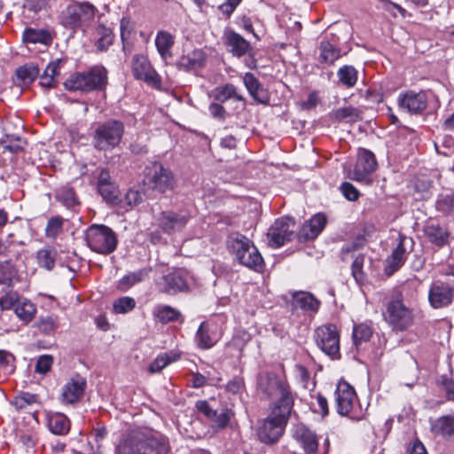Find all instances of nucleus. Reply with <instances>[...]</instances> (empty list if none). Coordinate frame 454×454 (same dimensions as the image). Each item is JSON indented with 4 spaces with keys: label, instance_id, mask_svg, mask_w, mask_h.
<instances>
[{
    "label": "nucleus",
    "instance_id": "nucleus-1",
    "mask_svg": "<svg viewBox=\"0 0 454 454\" xmlns=\"http://www.w3.org/2000/svg\"><path fill=\"white\" fill-rule=\"evenodd\" d=\"M168 449L162 435L151 428H136L123 435L115 454H168Z\"/></svg>",
    "mask_w": 454,
    "mask_h": 454
},
{
    "label": "nucleus",
    "instance_id": "nucleus-2",
    "mask_svg": "<svg viewBox=\"0 0 454 454\" xmlns=\"http://www.w3.org/2000/svg\"><path fill=\"white\" fill-rule=\"evenodd\" d=\"M228 248L239 264L255 271L262 269V256L253 241L246 236L231 234L228 239Z\"/></svg>",
    "mask_w": 454,
    "mask_h": 454
},
{
    "label": "nucleus",
    "instance_id": "nucleus-3",
    "mask_svg": "<svg viewBox=\"0 0 454 454\" xmlns=\"http://www.w3.org/2000/svg\"><path fill=\"white\" fill-rule=\"evenodd\" d=\"M288 399L284 400L282 406H274L271 413L263 420L257 430L261 442L270 444L274 443L282 436L292 408Z\"/></svg>",
    "mask_w": 454,
    "mask_h": 454
},
{
    "label": "nucleus",
    "instance_id": "nucleus-4",
    "mask_svg": "<svg viewBox=\"0 0 454 454\" xmlns=\"http://www.w3.org/2000/svg\"><path fill=\"white\" fill-rule=\"evenodd\" d=\"M337 411L341 416H348L352 420L364 419L365 411L359 403L355 388L346 381H340L335 390Z\"/></svg>",
    "mask_w": 454,
    "mask_h": 454
},
{
    "label": "nucleus",
    "instance_id": "nucleus-5",
    "mask_svg": "<svg viewBox=\"0 0 454 454\" xmlns=\"http://www.w3.org/2000/svg\"><path fill=\"white\" fill-rule=\"evenodd\" d=\"M144 184L148 189L164 193L172 191L176 182L170 169L159 162H152L145 168Z\"/></svg>",
    "mask_w": 454,
    "mask_h": 454
},
{
    "label": "nucleus",
    "instance_id": "nucleus-6",
    "mask_svg": "<svg viewBox=\"0 0 454 454\" xmlns=\"http://www.w3.org/2000/svg\"><path fill=\"white\" fill-rule=\"evenodd\" d=\"M87 245L99 254H110L117 245L113 231L103 224H92L87 229Z\"/></svg>",
    "mask_w": 454,
    "mask_h": 454
},
{
    "label": "nucleus",
    "instance_id": "nucleus-7",
    "mask_svg": "<svg viewBox=\"0 0 454 454\" xmlns=\"http://www.w3.org/2000/svg\"><path fill=\"white\" fill-rule=\"evenodd\" d=\"M124 132L123 124L118 121H108L99 125L94 134L93 144L98 150H110L117 146Z\"/></svg>",
    "mask_w": 454,
    "mask_h": 454
},
{
    "label": "nucleus",
    "instance_id": "nucleus-8",
    "mask_svg": "<svg viewBox=\"0 0 454 454\" xmlns=\"http://www.w3.org/2000/svg\"><path fill=\"white\" fill-rule=\"evenodd\" d=\"M413 313L399 298L391 300L385 313L386 321L396 331H403L413 323Z\"/></svg>",
    "mask_w": 454,
    "mask_h": 454
},
{
    "label": "nucleus",
    "instance_id": "nucleus-9",
    "mask_svg": "<svg viewBox=\"0 0 454 454\" xmlns=\"http://www.w3.org/2000/svg\"><path fill=\"white\" fill-rule=\"evenodd\" d=\"M260 388L270 396L275 397L277 403L275 406H282L285 399H288L290 408L293 407V398L287 388L285 380L272 373H268L259 379Z\"/></svg>",
    "mask_w": 454,
    "mask_h": 454
},
{
    "label": "nucleus",
    "instance_id": "nucleus-10",
    "mask_svg": "<svg viewBox=\"0 0 454 454\" xmlns=\"http://www.w3.org/2000/svg\"><path fill=\"white\" fill-rule=\"evenodd\" d=\"M315 339L324 353L333 358L337 357L340 352V333L336 325L328 324L317 327Z\"/></svg>",
    "mask_w": 454,
    "mask_h": 454
},
{
    "label": "nucleus",
    "instance_id": "nucleus-11",
    "mask_svg": "<svg viewBox=\"0 0 454 454\" xmlns=\"http://www.w3.org/2000/svg\"><path fill=\"white\" fill-rule=\"evenodd\" d=\"M294 438L298 442L306 454H327L329 439L326 438L322 447L318 446V439L315 432L306 426L297 425L294 430Z\"/></svg>",
    "mask_w": 454,
    "mask_h": 454
},
{
    "label": "nucleus",
    "instance_id": "nucleus-12",
    "mask_svg": "<svg viewBox=\"0 0 454 454\" xmlns=\"http://www.w3.org/2000/svg\"><path fill=\"white\" fill-rule=\"evenodd\" d=\"M294 221L291 217H282L275 221L268 231L269 244L274 247L283 246L294 235Z\"/></svg>",
    "mask_w": 454,
    "mask_h": 454
},
{
    "label": "nucleus",
    "instance_id": "nucleus-13",
    "mask_svg": "<svg viewBox=\"0 0 454 454\" xmlns=\"http://www.w3.org/2000/svg\"><path fill=\"white\" fill-rule=\"evenodd\" d=\"M190 274L184 270H176L157 280L156 285L160 292L176 294L188 289Z\"/></svg>",
    "mask_w": 454,
    "mask_h": 454
},
{
    "label": "nucleus",
    "instance_id": "nucleus-14",
    "mask_svg": "<svg viewBox=\"0 0 454 454\" xmlns=\"http://www.w3.org/2000/svg\"><path fill=\"white\" fill-rule=\"evenodd\" d=\"M132 72L137 79L142 80L155 88L160 87V76L145 56L137 54L133 57Z\"/></svg>",
    "mask_w": 454,
    "mask_h": 454
},
{
    "label": "nucleus",
    "instance_id": "nucleus-15",
    "mask_svg": "<svg viewBox=\"0 0 454 454\" xmlns=\"http://www.w3.org/2000/svg\"><path fill=\"white\" fill-rule=\"evenodd\" d=\"M376 165L373 153L363 149L357 154L354 169L349 172V178L357 182H365L368 176L375 170Z\"/></svg>",
    "mask_w": 454,
    "mask_h": 454
},
{
    "label": "nucleus",
    "instance_id": "nucleus-16",
    "mask_svg": "<svg viewBox=\"0 0 454 454\" xmlns=\"http://www.w3.org/2000/svg\"><path fill=\"white\" fill-rule=\"evenodd\" d=\"M453 297L454 289L446 283H433L428 292L430 305L434 309L449 306L452 302Z\"/></svg>",
    "mask_w": 454,
    "mask_h": 454
},
{
    "label": "nucleus",
    "instance_id": "nucleus-17",
    "mask_svg": "<svg viewBox=\"0 0 454 454\" xmlns=\"http://www.w3.org/2000/svg\"><path fill=\"white\" fill-rule=\"evenodd\" d=\"M221 336L222 333L215 324L203 322L196 333L195 342L200 348L208 349L216 344Z\"/></svg>",
    "mask_w": 454,
    "mask_h": 454
},
{
    "label": "nucleus",
    "instance_id": "nucleus-18",
    "mask_svg": "<svg viewBox=\"0 0 454 454\" xmlns=\"http://www.w3.org/2000/svg\"><path fill=\"white\" fill-rule=\"evenodd\" d=\"M400 108L411 114H418L426 109L427 97L425 91H408L398 98Z\"/></svg>",
    "mask_w": 454,
    "mask_h": 454
},
{
    "label": "nucleus",
    "instance_id": "nucleus-19",
    "mask_svg": "<svg viewBox=\"0 0 454 454\" xmlns=\"http://www.w3.org/2000/svg\"><path fill=\"white\" fill-rule=\"evenodd\" d=\"M188 215L183 213L164 211L159 215V226L166 232L170 233L182 230L188 222Z\"/></svg>",
    "mask_w": 454,
    "mask_h": 454
},
{
    "label": "nucleus",
    "instance_id": "nucleus-20",
    "mask_svg": "<svg viewBox=\"0 0 454 454\" xmlns=\"http://www.w3.org/2000/svg\"><path fill=\"white\" fill-rule=\"evenodd\" d=\"M107 83V71L105 67L98 65L87 71V92L89 90H98L102 97H105Z\"/></svg>",
    "mask_w": 454,
    "mask_h": 454
},
{
    "label": "nucleus",
    "instance_id": "nucleus-21",
    "mask_svg": "<svg viewBox=\"0 0 454 454\" xmlns=\"http://www.w3.org/2000/svg\"><path fill=\"white\" fill-rule=\"evenodd\" d=\"M85 380L80 375H75L63 387L61 400L65 403H74L80 400L84 392Z\"/></svg>",
    "mask_w": 454,
    "mask_h": 454
},
{
    "label": "nucleus",
    "instance_id": "nucleus-22",
    "mask_svg": "<svg viewBox=\"0 0 454 454\" xmlns=\"http://www.w3.org/2000/svg\"><path fill=\"white\" fill-rule=\"evenodd\" d=\"M98 191L102 198L107 201H114L118 198V189L112 181L109 171L102 169L98 176Z\"/></svg>",
    "mask_w": 454,
    "mask_h": 454
},
{
    "label": "nucleus",
    "instance_id": "nucleus-23",
    "mask_svg": "<svg viewBox=\"0 0 454 454\" xmlns=\"http://www.w3.org/2000/svg\"><path fill=\"white\" fill-rule=\"evenodd\" d=\"M404 239V237H399V242L396 247L387 259L385 271L388 276L398 270L406 261V251L403 246Z\"/></svg>",
    "mask_w": 454,
    "mask_h": 454
},
{
    "label": "nucleus",
    "instance_id": "nucleus-24",
    "mask_svg": "<svg viewBox=\"0 0 454 454\" xmlns=\"http://www.w3.org/2000/svg\"><path fill=\"white\" fill-rule=\"evenodd\" d=\"M85 12V8L82 4H71L60 15L61 23L69 28H75L82 24V16Z\"/></svg>",
    "mask_w": 454,
    "mask_h": 454
},
{
    "label": "nucleus",
    "instance_id": "nucleus-25",
    "mask_svg": "<svg viewBox=\"0 0 454 454\" xmlns=\"http://www.w3.org/2000/svg\"><path fill=\"white\" fill-rule=\"evenodd\" d=\"M174 36L167 31L160 30L155 37V46L158 53L165 63H168L172 58V47L174 45Z\"/></svg>",
    "mask_w": 454,
    "mask_h": 454
},
{
    "label": "nucleus",
    "instance_id": "nucleus-26",
    "mask_svg": "<svg viewBox=\"0 0 454 454\" xmlns=\"http://www.w3.org/2000/svg\"><path fill=\"white\" fill-rule=\"evenodd\" d=\"M326 218L323 214H317L305 223L301 230V238L305 240L314 239L323 231Z\"/></svg>",
    "mask_w": 454,
    "mask_h": 454
},
{
    "label": "nucleus",
    "instance_id": "nucleus-27",
    "mask_svg": "<svg viewBox=\"0 0 454 454\" xmlns=\"http://www.w3.org/2000/svg\"><path fill=\"white\" fill-rule=\"evenodd\" d=\"M153 316L156 321L161 324H168L170 322L182 323L184 321L182 313L169 305H156L153 308Z\"/></svg>",
    "mask_w": 454,
    "mask_h": 454
},
{
    "label": "nucleus",
    "instance_id": "nucleus-28",
    "mask_svg": "<svg viewBox=\"0 0 454 454\" xmlns=\"http://www.w3.org/2000/svg\"><path fill=\"white\" fill-rule=\"evenodd\" d=\"M293 304L295 308L315 313L317 311L320 302L310 293L301 291L293 294Z\"/></svg>",
    "mask_w": 454,
    "mask_h": 454
},
{
    "label": "nucleus",
    "instance_id": "nucleus-29",
    "mask_svg": "<svg viewBox=\"0 0 454 454\" xmlns=\"http://www.w3.org/2000/svg\"><path fill=\"white\" fill-rule=\"evenodd\" d=\"M47 425L51 433L66 434L70 428L68 419L62 413H51L47 416Z\"/></svg>",
    "mask_w": 454,
    "mask_h": 454
},
{
    "label": "nucleus",
    "instance_id": "nucleus-30",
    "mask_svg": "<svg viewBox=\"0 0 454 454\" xmlns=\"http://www.w3.org/2000/svg\"><path fill=\"white\" fill-rule=\"evenodd\" d=\"M424 232L429 241L437 247H442L448 242L449 232L439 225L428 224Z\"/></svg>",
    "mask_w": 454,
    "mask_h": 454
},
{
    "label": "nucleus",
    "instance_id": "nucleus-31",
    "mask_svg": "<svg viewBox=\"0 0 454 454\" xmlns=\"http://www.w3.org/2000/svg\"><path fill=\"white\" fill-rule=\"evenodd\" d=\"M56 199L68 209L75 211L76 208L80 207V202L75 192L71 187L60 188L56 193Z\"/></svg>",
    "mask_w": 454,
    "mask_h": 454
},
{
    "label": "nucleus",
    "instance_id": "nucleus-32",
    "mask_svg": "<svg viewBox=\"0 0 454 454\" xmlns=\"http://www.w3.org/2000/svg\"><path fill=\"white\" fill-rule=\"evenodd\" d=\"M18 281L17 272L10 262L0 264V290L13 288Z\"/></svg>",
    "mask_w": 454,
    "mask_h": 454
},
{
    "label": "nucleus",
    "instance_id": "nucleus-33",
    "mask_svg": "<svg viewBox=\"0 0 454 454\" xmlns=\"http://www.w3.org/2000/svg\"><path fill=\"white\" fill-rule=\"evenodd\" d=\"M205 60V54L201 50H193L184 54L179 59V66L185 69H194L202 66Z\"/></svg>",
    "mask_w": 454,
    "mask_h": 454
},
{
    "label": "nucleus",
    "instance_id": "nucleus-34",
    "mask_svg": "<svg viewBox=\"0 0 454 454\" xmlns=\"http://www.w3.org/2000/svg\"><path fill=\"white\" fill-rule=\"evenodd\" d=\"M148 275V270L140 269L134 272L129 273L121 278L118 282V289L121 291H127L131 286L143 281Z\"/></svg>",
    "mask_w": 454,
    "mask_h": 454
},
{
    "label": "nucleus",
    "instance_id": "nucleus-35",
    "mask_svg": "<svg viewBox=\"0 0 454 454\" xmlns=\"http://www.w3.org/2000/svg\"><path fill=\"white\" fill-rule=\"evenodd\" d=\"M23 41L30 43L48 44L51 38L50 34L43 29H35L32 27L26 28L23 32Z\"/></svg>",
    "mask_w": 454,
    "mask_h": 454
},
{
    "label": "nucleus",
    "instance_id": "nucleus-36",
    "mask_svg": "<svg viewBox=\"0 0 454 454\" xmlns=\"http://www.w3.org/2000/svg\"><path fill=\"white\" fill-rule=\"evenodd\" d=\"M22 298L17 292L13 291V288L1 289L0 307L3 310L15 309Z\"/></svg>",
    "mask_w": 454,
    "mask_h": 454
},
{
    "label": "nucleus",
    "instance_id": "nucleus-37",
    "mask_svg": "<svg viewBox=\"0 0 454 454\" xmlns=\"http://www.w3.org/2000/svg\"><path fill=\"white\" fill-rule=\"evenodd\" d=\"M227 42L231 48V52L238 57L243 56L248 50L249 43L239 34L230 32L227 35Z\"/></svg>",
    "mask_w": 454,
    "mask_h": 454
},
{
    "label": "nucleus",
    "instance_id": "nucleus-38",
    "mask_svg": "<svg viewBox=\"0 0 454 454\" xmlns=\"http://www.w3.org/2000/svg\"><path fill=\"white\" fill-rule=\"evenodd\" d=\"M340 57V50L329 42H322L319 46L320 61L328 65L333 64Z\"/></svg>",
    "mask_w": 454,
    "mask_h": 454
},
{
    "label": "nucleus",
    "instance_id": "nucleus-39",
    "mask_svg": "<svg viewBox=\"0 0 454 454\" xmlns=\"http://www.w3.org/2000/svg\"><path fill=\"white\" fill-rule=\"evenodd\" d=\"M243 82L250 95L257 101L263 103L262 88L254 75L251 73H246Z\"/></svg>",
    "mask_w": 454,
    "mask_h": 454
},
{
    "label": "nucleus",
    "instance_id": "nucleus-40",
    "mask_svg": "<svg viewBox=\"0 0 454 454\" xmlns=\"http://www.w3.org/2000/svg\"><path fill=\"white\" fill-rule=\"evenodd\" d=\"M179 354L174 351L159 355L150 364L149 370L151 372L155 373L160 372L170 363L176 362L179 359Z\"/></svg>",
    "mask_w": 454,
    "mask_h": 454
},
{
    "label": "nucleus",
    "instance_id": "nucleus-41",
    "mask_svg": "<svg viewBox=\"0 0 454 454\" xmlns=\"http://www.w3.org/2000/svg\"><path fill=\"white\" fill-rule=\"evenodd\" d=\"M57 252L50 247H44L37 251L36 259L40 267L51 270L55 266Z\"/></svg>",
    "mask_w": 454,
    "mask_h": 454
},
{
    "label": "nucleus",
    "instance_id": "nucleus-42",
    "mask_svg": "<svg viewBox=\"0 0 454 454\" xmlns=\"http://www.w3.org/2000/svg\"><path fill=\"white\" fill-rule=\"evenodd\" d=\"M35 310V305L26 298H22L14 309L18 317L25 322H30L34 318Z\"/></svg>",
    "mask_w": 454,
    "mask_h": 454
},
{
    "label": "nucleus",
    "instance_id": "nucleus-43",
    "mask_svg": "<svg viewBox=\"0 0 454 454\" xmlns=\"http://www.w3.org/2000/svg\"><path fill=\"white\" fill-rule=\"evenodd\" d=\"M337 75L341 84L352 88L357 82V71L352 66H344L338 70Z\"/></svg>",
    "mask_w": 454,
    "mask_h": 454
},
{
    "label": "nucleus",
    "instance_id": "nucleus-44",
    "mask_svg": "<svg viewBox=\"0 0 454 454\" xmlns=\"http://www.w3.org/2000/svg\"><path fill=\"white\" fill-rule=\"evenodd\" d=\"M64 219L60 215L51 217L45 227V237L56 239L63 231Z\"/></svg>",
    "mask_w": 454,
    "mask_h": 454
},
{
    "label": "nucleus",
    "instance_id": "nucleus-45",
    "mask_svg": "<svg viewBox=\"0 0 454 454\" xmlns=\"http://www.w3.org/2000/svg\"><path fill=\"white\" fill-rule=\"evenodd\" d=\"M214 97L219 101H226L230 98L242 100V97L238 93L236 87L232 84H226L225 86L215 89Z\"/></svg>",
    "mask_w": 454,
    "mask_h": 454
},
{
    "label": "nucleus",
    "instance_id": "nucleus-46",
    "mask_svg": "<svg viewBox=\"0 0 454 454\" xmlns=\"http://www.w3.org/2000/svg\"><path fill=\"white\" fill-rule=\"evenodd\" d=\"M136 307V301L129 296L116 299L113 303V310L115 314H126Z\"/></svg>",
    "mask_w": 454,
    "mask_h": 454
},
{
    "label": "nucleus",
    "instance_id": "nucleus-47",
    "mask_svg": "<svg viewBox=\"0 0 454 454\" xmlns=\"http://www.w3.org/2000/svg\"><path fill=\"white\" fill-rule=\"evenodd\" d=\"M15 357L6 350L0 349V375H7L14 372Z\"/></svg>",
    "mask_w": 454,
    "mask_h": 454
},
{
    "label": "nucleus",
    "instance_id": "nucleus-48",
    "mask_svg": "<svg viewBox=\"0 0 454 454\" xmlns=\"http://www.w3.org/2000/svg\"><path fill=\"white\" fill-rule=\"evenodd\" d=\"M65 88L69 91H83L85 90V74L76 73L64 82Z\"/></svg>",
    "mask_w": 454,
    "mask_h": 454
},
{
    "label": "nucleus",
    "instance_id": "nucleus-49",
    "mask_svg": "<svg viewBox=\"0 0 454 454\" xmlns=\"http://www.w3.org/2000/svg\"><path fill=\"white\" fill-rule=\"evenodd\" d=\"M39 74V69L35 66H22L20 67L16 74L23 83H29L33 82Z\"/></svg>",
    "mask_w": 454,
    "mask_h": 454
},
{
    "label": "nucleus",
    "instance_id": "nucleus-50",
    "mask_svg": "<svg viewBox=\"0 0 454 454\" xmlns=\"http://www.w3.org/2000/svg\"><path fill=\"white\" fill-rule=\"evenodd\" d=\"M37 403V395L30 393H21L14 397L12 404L17 410H22L27 406Z\"/></svg>",
    "mask_w": 454,
    "mask_h": 454
},
{
    "label": "nucleus",
    "instance_id": "nucleus-51",
    "mask_svg": "<svg viewBox=\"0 0 454 454\" xmlns=\"http://www.w3.org/2000/svg\"><path fill=\"white\" fill-rule=\"evenodd\" d=\"M372 329L364 324L354 326L353 340L356 346L363 341H367L372 336Z\"/></svg>",
    "mask_w": 454,
    "mask_h": 454
},
{
    "label": "nucleus",
    "instance_id": "nucleus-52",
    "mask_svg": "<svg viewBox=\"0 0 454 454\" xmlns=\"http://www.w3.org/2000/svg\"><path fill=\"white\" fill-rule=\"evenodd\" d=\"M436 427L443 435L454 436V415L442 417L436 423Z\"/></svg>",
    "mask_w": 454,
    "mask_h": 454
},
{
    "label": "nucleus",
    "instance_id": "nucleus-53",
    "mask_svg": "<svg viewBox=\"0 0 454 454\" xmlns=\"http://www.w3.org/2000/svg\"><path fill=\"white\" fill-rule=\"evenodd\" d=\"M335 119L339 121H353L358 117L357 111L352 106L339 108L333 113Z\"/></svg>",
    "mask_w": 454,
    "mask_h": 454
},
{
    "label": "nucleus",
    "instance_id": "nucleus-54",
    "mask_svg": "<svg viewBox=\"0 0 454 454\" xmlns=\"http://www.w3.org/2000/svg\"><path fill=\"white\" fill-rule=\"evenodd\" d=\"M250 334L246 331H239L229 342L228 346L241 351L245 344L249 341Z\"/></svg>",
    "mask_w": 454,
    "mask_h": 454
},
{
    "label": "nucleus",
    "instance_id": "nucleus-55",
    "mask_svg": "<svg viewBox=\"0 0 454 454\" xmlns=\"http://www.w3.org/2000/svg\"><path fill=\"white\" fill-rule=\"evenodd\" d=\"M101 36L98 39L96 46L98 51H106L113 43V35L106 27H101Z\"/></svg>",
    "mask_w": 454,
    "mask_h": 454
},
{
    "label": "nucleus",
    "instance_id": "nucleus-56",
    "mask_svg": "<svg viewBox=\"0 0 454 454\" xmlns=\"http://www.w3.org/2000/svg\"><path fill=\"white\" fill-rule=\"evenodd\" d=\"M53 359L51 356H41L35 364V372L44 374L49 372L52 366Z\"/></svg>",
    "mask_w": 454,
    "mask_h": 454
},
{
    "label": "nucleus",
    "instance_id": "nucleus-57",
    "mask_svg": "<svg viewBox=\"0 0 454 454\" xmlns=\"http://www.w3.org/2000/svg\"><path fill=\"white\" fill-rule=\"evenodd\" d=\"M232 414L233 412L229 409H223L219 413L215 411V417H212L211 420L218 427H224L229 423Z\"/></svg>",
    "mask_w": 454,
    "mask_h": 454
},
{
    "label": "nucleus",
    "instance_id": "nucleus-58",
    "mask_svg": "<svg viewBox=\"0 0 454 454\" xmlns=\"http://www.w3.org/2000/svg\"><path fill=\"white\" fill-rule=\"evenodd\" d=\"M340 191L343 196L350 201H355L359 197L358 190L350 183H343L340 186Z\"/></svg>",
    "mask_w": 454,
    "mask_h": 454
},
{
    "label": "nucleus",
    "instance_id": "nucleus-59",
    "mask_svg": "<svg viewBox=\"0 0 454 454\" xmlns=\"http://www.w3.org/2000/svg\"><path fill=\"white\" fill-rule=\"evenodd\" d=\"M26 142L20 137H15L9 141L4 142L3 147L11 153H19L24 149Z\"/></svg>",
    "mask_w": 454,
    "mask_h": 454
},
{
    "label": "nucleus",
    "instance_id": "nucleus-60",
    "mask_svg": "<svg viewBox=\"0 0 454 454\" xmlns=\"http://www.w3.org/2000/svg\"><path fill=\"white\" fill-rule=\"evenodd\" d=\"M63 63L64 61L62 59H57L49 63L44 73L48 74V77L53 78V80H58V76L60 74V67Z\"/></svg>",
    "mask_w": 454,
    "mask_h": 454
},
{
    "label": "nucleus",
    "instance_id": "nucleus-61",
    "mask_svg": "<svg viewBox=\"0 0 454 454\" xmlns=\"http://www.w3.org/2000/svg\"><path fill=\"white\" fill-rule=\"evenodd\" d=\"M120 28L122 41H127L133 30V25L130 20L128 18L121 19Z\"/></svg>",
    "mask_w": 454,
    "mask_h": 454
},
{
    "label": "nucleus",
    "instance_id": "nucleus-62",
    "mask_svg": "<svg viewBox=\"0 0 454 454\" xmlns=\"http://www.w3.org/2000/svg\"><path fill=\"white\" fill-rule=\"evenodd\" d=\"M144 195L137 190H129L126 194V201L130 206H137L143 201Z\"/></svg>",
    "mask_w": 454,
    "mask_h": 454
},
{
    "label": "nucleus",
    "instance_id": "nucleus-63",
    "mask_svg": "<svg viewBox=\"0 0 454 454\" xmlns=\"http://www.w3.org/2000/svg\"><path fill=\"white\" fill-rule=\"evenodd\" d=\"M315 411L320 412L322 416L328 414V403L327 400L321 395H317L316 398Z\"/></svg>",
    "mask_w": 454,
    "mask_h": 454
},
{
    "label": "nucleus",
    "instance_id": "nucleus-64",
    "mask_svg": "<svg viewBox=\"0 0 454 454\" xmlns=\"http://www.w3.org/2000/svg\"><path fill=\"white\" fill-rule=\"evenodd\" d=\"M437 206L441 210H454V194L447 195L441 199Z\"/></svg>",
    "mask_w": 454,
    "mask_h": 454
}]
</instances>
